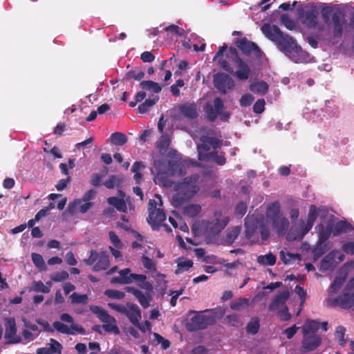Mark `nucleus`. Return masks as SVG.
Instances as JSON below:
<instances>
[{"instance_id": "3c124183", "label": "nucleus", "mask_w": 354, "mask_h": 354, "mask_svg": "<svg viewBox=\"0 0 354 354\" xmlns=\"http://www.w3.org/2000/svg\"><path fill=\"white\" fill-rule=\"evenodd\" d=\"M317 217V209L315 205H312L310 207L309 212L308 214L307 221H306L308 224V227H313L315 221Z\"/></svg>"}, {"instance_id": "72a5a7b5", "label": "nucleus", "mask_w": 354, "mask_h": 354, "mask_svg": "<svg viewBox=\"0 0 354 354\" xmlns=\"http://www.w3.org/2000/svg\"><path fill=\"white\" fill-rule=\"evenodd\" d=\"M241 230V226H234L228 228L226 230L225 242L227 244H232L240 234Z\"/></svg>"}, {"instance_id": "a211bd4d", "label": "nucleus", "mask_w": 354, "mask_h": 354, "mask_svg": "<svg viewBox=\"0 0 354 354\" xmlns=\"http://www.w3.org/2000/svg\"><path fill=\"white\" fill-rule=\"evenodd\" d=\"M279 50L283 52L286 56L297 46L295 40L288 35L283 34L275 43Z\"/></svg>"}, {"instance_id": "e2e57ef3", "label": "nucleus", "mask_w": 354, "mask_h": 354, "mask_svg": "<svg viewBox=\"0 0 354 354\" xmlns=\"http://www.w3.org/2000/svg\"><path fill=\"white\" fill-rule=\"evenodd\" d=\"M210 156L209 161L214 162L219 165H223L226 162L225 156L223 154H218L216 150Z\"/></svg>"}, {"instance_id": "c03bdc74", "label": "nucleus", "mask_w": 354, "mask_h": 354, "mask_svg": "<svg viewBox=\"0 0 354 354\" xmlns=\"http://www.w3.org/2000/svg\"><path fill=\"white\" fill-rule=\"evenodd\" d=\"M333 226L330 223H328L326 226L324 227L322 226V229L319 231V241L320 242H326V241L329 238L331 233L333 232Z\"/></svg>"}, {"instance_id": "37998d69", "label": "nucleus", "mask_w": 354, "mask_h": 354, "mask_svg": "<svg viewBox=\"0 0 354 354\" xmlns=\"http://www.w3.org/2000/svg\"><path fill=\"white\" fill-rule=\"evenodd\" d=\"M31 257L34 265L38 270L40 271H46L47 270V266L41 254L32 253Z\"/></svg>"}, {"instance_id": "aec40b11", "label": "nucleus", "mask_w": 354, "mask_h": 354, "mask_svg": "<svg viewBox=\"0 0 354 354\" xmlns=\"http://www.w3.org/2000/svg\"><path fill=\"white\" fill-rule=\"evenodd\" d=\"M261 31L263 35L270 40L276 43V41L283 34L280 28L276 25L265 24L261 27Z\"/></svg>"}, {"instance_id": "cd10ccee", "label": "nucleus", "mask_w": 354, "mask_h": 354, "mask_svg": "<svg viewBox=\"0 0 354 354\" xmlns=\"http://www.w3.org/2000/svg\"><path fill=\"white\" fill-rule=\"evenodd\" d=\"M337 253H338L337 251L333 250L324 257L320 264L321 271H326L335 267V259Z\"/></svg>"}, {"instance_id": "423d86ee", "label": "nucleus", "mask_w": 354, "mask_h": 354, "mask_svg": "<svg viewBox=\"0 0 354 354\" xmlns=\"http://www.w3.org/2000/svg\"><path fill=\"white\" fill-rule=\"evenodd\" d=\"M60 319L63 322L71 324V326H68L61 322L56 321L53 322V326L57 331L66 335H75L77 333L83 335L85 333L84 328L82 326L75 324L73 318L69 314L63 313L60 316Z\"/></svg>"}, {"instance_id": "a878e982", "label": "nucleus", "mask_w": 354, "mask_h": 354, "mask_svg": "<svg viewBox=\"0 0 354 354\" xmlns=\"http://www.w3.org/2000/svg\"><path fill=\"white\" fill-rule=\"evenodd\" d=\"M347 276V272H344V274L339 272V275L337 276L333 281V282L330 286L328 290V297L326 299H329L330 298H336L335 297V294L338 292V290L342 287L343 283L344 282Z\"/></svg>"}, {"instance_id": "473e14b6", "label": "nucleus", "mask_w": 354, "mask_h": 354, "mask_svg": "<svg viewBox=\"0 0 354 354\" xmlns=\"http://www.w3.org/2000/svg\"><path fill=\"white\" fill-rule=\"evenodd\" d=\"M170 145V137L168 134L162 133L161 136L156 142V146L159 149L160 153H164L166 152Z\"/></svg>"}, {"instance_id": "bb28decb", "label": "nucleus", "mask_w": 354, "mask_h": 354, "mask_svg": "<svg viewBox=\"0 0 354 354\" xmlns=\"http://www.w3.org/2000/svg\"><path fill=\"white\" fill-rule=\"evenodd\" d=\"M272 227L276 230L279 235H284L289 227V221L287 218L280 216L272 221Z\"/></svg>"}, {"instance_id": "09e8293b", "label": "nucleus", "mask_w": 354, "mask_h": 354, "mask_svg": "<svg viewBox=\"0 0 354 354\" xmlns=\"http://www.w3.org/2000/svg\"><path fill=\"white\" fill-rule=\"evenodd\" d=\"M249 305V299L246 298H239L232 302L230 307L234 310H241Z\"/></svg>"}, {"instance_id": "5fc2aeb1", "label": "nucleus", "mask_w": 354, "mask_h": 354, "mask_svg": "<svg viewBox=\"0 0 354 354\" xmlns=\"http://www.w3.org/2000/svg\"><path fill=\"white\" fill-rule=\"evenodd\" d=\"M245 238L248 239H251L254 234L256 232L257 230V226L254 224H250V221L248 218H246L245 223Z\"/></svg>"}, {"instance_id": "ddd939ff", "label": "nucleus", "mask_w": 354, "mask_h": 354, "mask_svg": "<svg viewBox=\"0 0 354 354\" xmlns=\"http://www.w3.org/2000/svg\"><path fill=\"white\" fill-rule=\"evenodd\" d=\"M325 301L328 306H338L345 309L350 308L354 306V292L353 294L344 292L342 295H339L336 298L326 299Z\"/></svg>"}, {"instance_id": "4be33fe9", "label": "nucleus", "mask_w": 354, "mask_h": 354, "mask_svg": "<svg viewBox=\"0 0 354 354\" xmlns=\"http://www.w3.org/2000/svg\"><path fill=\"white\" fill-rule=\"evenodd\" d=\"M289 297V292L288 290H283L277 295L272 302L269 306V310L271 311L279 310L286 307V302Z\"/></svg>"}, {"instance_id": "f257e3e1", "label": "nucleus", "mask_w": 354, "mask_h": 354, "mask_svg": "<svg viewBox=\"0 0 354 354\" xmlns=\"http://www.w3.org/2000/svg\"><path fill=\"white\" fill-rule=\"evenodd\" d=\"M180 165L177 161L165 158L156 159L154 161L151 173L154 174L153 181L156 185L165 187L172 186V181L169 176L181 174Z\"/></svg>"}, {"instance_id": "f8f14e48", "label": "nucleus", "mask_w": 354, "mask_h": 354, "mask_svg": "<svg viewBox=\"0 0 354 354\" xmlns=\"http://www.w3.org/2000/svg\"><path fill=\"white\" fill-rule=\"evenodd\" d=\"M311 229L304 220L295 221L287 233L286 239L288 241L301 240Z\"/></svg>"}, {"instance_id": "de8ad7c7", "label": "nucleus", "mask_w": 354, "mask_h": 354, "mask_svg": "<svg viewBox=\"0 0 354 354\" xmlns=\"http://www.w3.org/2000/svg\"><path fill=\"white\" fill-rule=\"evenodd\" d=\"M259 319L258 317H252L248 322L246 330L248 333L256 334L259 329Z\"/></svg>"}, {"instance_id": "864d4df0", "label": "nucleus", "mask_w": 354, "mask_h": 354, "mask_svg": "<svg viewBox=\"0 0 354 354\" xmlns=\"http://www.w3.org/2000/svg\"><path fill=\"white\" fill-rule=\"evenodd\" d=\"M145 77V73L142 71H136L135 70L127 72L125 75L124 78L127 80H140Z\"/></svg>"}, {"instance_id": "f3484780", "label": "nucleus", "mask_w": 354, "mask_h": 354, "mask_svg": "<svg viewBox=\"0 0 354 354\" xmlns=\"http://www.w3.org/2000/svg\"><path fill=\"white\" fill-rule=\"evenodd\" d=\"M238 48L245 55H252L259 58L261 56V51L257 45L246 38H242L237 42Z\"/></svg>"}, {"instance_id": "79ce46f5", "label": "nucleus", "mask_w": 354, "mask_h": 354, "mask_svg": "<svg viewBox=\"0 0 354 354\" xmlns=\"http://www.w3.org/2000/svg\"><path fill=\"white\" fill-rule=\"evenodd\" d=\"M132 282L136 281L138 282L140 287L144 289L149 290L151 288V285L147 281V277L144 274H133Z\"/></svg>"}, {"instance_id": "20e7f679", "label": "nucleus", "mask_w": 354, "mask_h": 354, "mask_svg": "<svg viewBox=\"0 0 354 354\" xmlns=\"http://www.w3.org/2000/svg\"><path fill=\"white\" fill-rule=\"evenodd\" d=\"M227 57L229 61L224 59L218 60L220 66L236 76L239 80H247L250 75L251 70L248 64L239 57L236 48H230Z\"/></svg>"}, {"instance_id": "c756f323", "label": "nucleus", "mask_w": 354, "mask_h": 354, "mask_svg": "<svg viewBox=\"0 0 354 354\" xmlns=\"http://www.w3.org/2000/svg\"><path fill=\"white\" fill-rule=\"evenodd\" d=\"M279 212L280 205L279 202H274L268 207L266 217L272 221L281 216Z\"/></svg>"}, {"instance_id": "338daca9", "label": "nucleus", "mask_w": 354, "mask_h": 354, "mask_svg": "<svg viewBox=\"0 0 354 354\" xmlns=\"http://www.w3.org/2000/svg\"><path fill=\"white\" fill-rule=\"evenodd\" d=\"M265 100L263 99L258 100L253 106V111L257 114H260L264 111Z\"/></svg>"}, {"instance_id": "393cba45", "label": "nucleus", "mask_w": 354, "mask_h": 354, "mask_svg": "<svg viewBox=\"0 0 354 354\" xmlns=\"http://www.w3.org/2000/svg\"><path fill=\"white\" fill-rule=\"evenodd\" d=\"M288 57L295 63H306L310 61V55L298 46L294 48Z\"/></svg>"}, {"instance_id": "9b49d317", "label": "nucleus", "mask_w": 354, "mask_h": 354, "mask_svg": "<svg viewBox=\"0 0 354 354\" xmlns=\"http://www.w3.org/2000/svg\"><path fill=\"white\" fill-rule=\"evenodd\" d=\"M214 322L215 319L212 315L197 313L187 322L186 328L189 331H196L206 328Z\"/></svg>"}, {"instance_id": "2f4dec72", "label": "nucleus", "mask_w": 354, "mask_h": 354, "mask_svg": "<svg viewBox=\"0 0 354 354\" xmlns=\"http://www.w3.org/2000/svg\"><path fill=\"white\" fill-rule=\"evenodd\" d=\"M250 89L254 93L264 95L268 90V85L263 81L253 82L250 85Z\"/></svg>"}, {"instance_id": "b1692460", "label": "nucleus", "mask_w": 354, "mask_h": 354, "mask_svg": "<svg viewBox=\"0 0 354 354\" xmlns=\"http://www.w3.org/2000/svg\"><path fill=\"white\" fill-rule=\"evenodd\" d=\"M321 344V338L317 335H304L302 348L306 352L311 351Z\"/></svg>"}, {"instance_id": "4468645a", "label": "nucleus", "mask_w": 354, "mask_h": 354, "mask_svg": "<svg viewBox=\"0 0 354 354\" xmlns=\"http://www.w3.org/2000/svg\"><path fill=\"white\" fill-rule=\"evenodd\" d=\"M5 338L9 343L17 344L21 341L19 335H17V326L13 317L5 318Z\"/></svg>"}, {"instance_id": "39448f33", "label": "nucleus", "mask_w": 354, "mask_h": 354, "mask_svg": "<svg viewBox=\"0 0 354 354\" xmlns=\"http://www.w3.org/2000/svg\"><path fill=\"white\" fill-rule=\"evenodd\" d=\"M203 131L207 135H202L200 138L201 144L197 145L198 159L202 161H209V157L221 147V141L212 137L213 131L208 128H204Z\"/></svg>"}, {"instance_id": "13d9d810", "label": "nucleus", "mask_w": 354, "mask_h": 354, "mask_svg": "<svg viewBox=\"0 0 354 354\" xmlns=\"http://www.w3.org/2000/svg\"><path fill=\"white\" fill-rule=\"evenodd\" d=\"M345 332L346 329L342 326H339L336 328L335 336L341 345H344L346 344V340L344 338Z\"/></svg>"}, {"instance_id": "c85d7f7f", "label": "nucleus", "mask_w": 354, "mask_h": 354, "mask_svg": "<svg viewBox=\"0 0 354 354\" xmlns=\"http://www.w3.org/2000/svg\"><path fill=\"white\" fill-rule=\"evenodd\" d=\"M279 257L286 265L292 264L296 261H300L301 260V256L300 254H294L285 250H281L279 252Z\"/></svg>"}, {"instance_id": "8fccbe9b", "label": "nucleus", "mask_w": 354, "mask_h": 354, "mask_svg": "<svg viewBox=\"0 0 354 354\" xmlns=\"http://www.w3.org/2000/svg\"><path fill=\"white\" fill-rule=\"evenodd\" d=\"M48 286H50V283H47ZM32 290L35 292L48 293L50 291V286H46L41 281H35L32 283Z\"/></svg>"}, {"instance_id": "f03ea898", "label": "nucleus", "mask_w": 354, "mask_h": 354, "mask_svg": "<svg viewBox=\"0 0 354 354\" xmlns=\"http://www.w3.org/2000/svg\"><path fill=\"white\" fill-rule=\"evenodd\" d=\"M229 222L230 218L227 216L223 215L221 212H216L209 219L195 223L193 230L198 235L212 238L218 235Z\"/></svg>"}, {"instance_id": "7ed1b4c3", "label": "nucleus", "mask_w": 354, "mask_h": 354, "mask_svg": "<svg viewBox=\"0 0 354 354\" xmlns=\"http://www.w3.org/2000/svg\"><path fill=\"white\" fill-rule=\"evenodd\" d=\"M198 175L194 174L183 179L174 185L176 193L172 196V205L180 207L189 201L199 190L197 185Z\"/></svg>"}, {"instance_id": "ea45409f", "label": "nucleus", "mask_w": 354, "mask_h": 354, "mask_svg": "<svg viewBox=\"0 0 354 354\" xmlns=\"http://www.w3.org/2000/svg\"><path fill=\"white\" fill-rule=\"evenodd\" d=\"M201 211V207L198 204H190L183 208L184 214L189 217L196 216Z\"/></svg>"}, {"instance_id": "49530a36", "label": "nucleus", "mask_w": 354, "mask_h": 354, "mask_svg": "<svg viewBox=\"0 0 354 354\" xmlns=\"http://www.w3.org/2000/svg\"><path fill=\"white\" fill-rule=\"evenodd\" d=\"M351 229L350 225L347 224L345 221H340L335 224L333 233L334 236H337L342 232L351 230Z\"/></svg>"}, {"instance_id": "412c9836", "label": "nucleus", "mask_w": 354, "mask_h": 354, "mask_svg": "<svg viewBox=\"0 0 354 354\" xmlns=\"http://www.w3.org/2000/svg\"><path fill=\"white\" fill-rule=\"evenodd\" d=\"M92 205L91 202H88L83 199H77L68 205V211L72 214L77 212L85 213Z\"/></svg>"}, {"instance_id": "0e129e2a", "label": "nucleus", "mask_w": 354, "mask_h": 354, "mask_svg": "<svg viewBox=\"0 0 354 354\" xmlns=\"http://www.w3.org/2000/svg\"><path fill=\"white\" fill-rule=\"evenodd\" d=\"M109 236L111 243L115 248L121 249L122 248V243L120 239L114 232H110Z\"/></svg>"}, {"instance_id": "bf43d9fd", "label": "nucleus", "mask_w": 354, "mask_h": 354, "mask_svg": "<svg viewBox=\"0 0 354 354\" xmlns=\"http://www.w3.org/2000/svg\"><path fill=\"white\" fill-rule=\"evenodd\" d=\"M68 277V273L65 270H62L61 272H57L52 274L50 276V279L53 281L59 282L67 279Z\"/></svg>"}, {"instance_id": "6ab92c4d", "label": "nucleus", "mask_w": 354, "mask_h": 354, "mask_svg": "<svg viewBox=\"0 0 354 354\" xmlns=\"http://www.w3.org/2000/svg\"><path fill=\"white\" fill-rule=\"evenodd\" d=\"M125 308L123 315L128 317L133 326H138L141 318V312L138 306L131 303H127Z\"/></svg>"}, {"instance_id": "5701e85b", "label": "nucleus", "mask_w": 354, "mask_h": 354, "mask_svg": "<svg viewBox=\"0 0 354 354\" xmlns=\"http://www.w3.org/2000/svg\"><path fill=\"white\" fill-rule=\"evenodd\" d=\"M179 113L189 120H194L198 116L197 106L194 103H185L178 106Z\"/></svg>"}, {"instance_id": "a19ab883", "label": "nucleus", "mask_w": 354, "mask_h": 354, "mask_svg": "<svg viewBox=\"0 0 354 354\" xmlns=\"http://www.w3.org/2000/svg\"><path fill=\"white\" fill-rule=\"evenodd\" d=\"M140 86L142 88L153 91L155 93H158L162 90L161 86L158 83L150 80L141 82Z\"/></svg>"}, {"instance_id": "69168bd1", "label": "nucleus", "mask_w": 354, "mask_h": 354, "mask_svg": "<svg viewBox=\"0 0 354 354\" xmlns=\"http://www.w3.org/2000/svg\"><path fill=\"white\" fill-rule=\"evenodd\" d=\"M154 340L157 342L158 344H161V347L163 349H167L170 346V342L169 340L164 339L161 335L158 333H153Z\"/></svg>"}, {"instance_id": "4c0bfd02", "label": "nucleus", "mask_w": 354, "mask_h": 354, "mask_svg": "<svg viewBox=\"0 0 354 354\" xmlns=\"http://www.w3.org/2000/svg\"><path fill=\"white\" fill-rule=\"evenodd\" d=\"M178 268L176 270L175 273L178 274L184 271L188 270L189 268L192 267L193 262L185 258H179L176 260Z\"/></svg>"}, {"instance_id": "9d476101", "label": "nucleus", "mask_w": 354, "mask_h": 354, "mask_svg": "<svg viewBox=\"0 0 354 354\" xmlns=\"http://www.w3.org/2000/svg\"><path fill=\"white\" fill-rule=\"evenodd\" d=\"M84 261L88 266L95 263L93 268L95 272L105 270L110 266L109 257L105 252H97L95 250H91L90 256Z\"/></svg>"}, {"instance_id": "052dcab7", "label": "nucleus", "mask_w": 354, "mask_h": 354, "mask_svg": "<svg viewBox=\"0 0 354 354\" xmlns=\"http://www.w3.org/2000/svg\"><path fill=\"white\" fill-rule=\"evenodd\" d=\"M49 346V348L50 349V352L52 354H61L62 346L57 340L54 339H50Z\"/></svg>"}, {"instance_id": "1a4fd4ad", "label": "nucleus", "mask_w": 354, "mask_h": 354, "mask_svg": "<svg viewBox=\"0 0 354 354\" xmlns=\"http://www.w3.org/2000/svg\"><path fill=\"white\" fill-rule=\"evenodd\" d=\"M299 19L308 28L317 30L319 32L324 30V26L318 23V12L315 8L299 11Z\"/></svg>"}, {"instance_id": "c9c22d12", "label": "nucleus", "mask_w": 354, "mask_h": 354, "mask_svg": "<svg viewBox=\"0 0 354 354\" xmlns=\"http://www.w3.org/2000/svg\"><path fill=\"white\" fill-rule=\"evenodd\" d=\"M319 328V323L315 320H307L302 330L304 335H315V332Z\"/></svg>"}, {"instance_id": "e433bc0d", "label": "nucleus", "mask_w": 354, "mask_h": 354, "mask_svg": "<svg viewBox=\"0 0 354 354\" xmlns=\"http://www.w3.org/2000/svg\"><path fill=\"white\" fill-rule=\"evenodd\" d=\"M131 290L133 295L136 297L140 304L145 308H148L149 306L150 301L149 295L134 288Z\"/></svg>"}, {"instance_id": "603ef678", "label": "nucleus", "mask_w": 354, "mask_h": 354, "mask_svg": "<svg viewBox=\"0 0 354 354\" xmlns=\"http://www.w3.org/2000/svg\"><path fill=\"white\" fill-rule=\"evenodd\" d=\"M327 244L325 242L317 241L316 247L313 250L315 259L319 257L328 250Z\"/></svg>"}, {"instance_id": "6e6d98bb", "label": "nucleus", "mask_w": 354, "mask_h": 354, "mask_svg": "<svg viewBox=\"0 0 354 354\" xmlns=\"http://www.w3.org/2000/svg\"><path fill=\"white\" fill-rule=\"evenodd\" d=\"M281 24L288 30H292L295 29L296 24L287 15H282L280 18Z\"/></svg>"}, {"instance_id": "680f3d73", "label": "nucleus", "mask_w": 354, "mask_h": 354, "mask_svg": "<svg viewBox=\"0 0 354 354\" xmlns=\"http://www.w3.org/2000/svg\"><path fill=\"white\" fill-rule=\"evenodd\" d=\"M104 293L107 297L117 299H122L125 296L124 292L112 289L106 290Z\"/></svg>"}, {"instance_id": "58836bf2", "label": "nucleus", "mask_w": 354, "mask_h": 354, "mask_svg": "<svg viewBox=\"0 0 354 354\" xmlns=\"http://www.w3.org/2000/svg\"><path fill=\"white\" fill-rule=\"evenodd\" d=\"M214 109L221 116L222 120H227L229 118V114L223 112V102L219 97H216L214 100Z\"/></svg>"}, {"instance_id": "dca6fc26", "label": "nucleus", "mask_w": 354, "mask_h": 354, "mask_svg": "<svg viewBox=\"0 0 354 354\" xmlns=\"http://www.w3.org/2000/svg\"><path fill=\"white\" fill-rule=\"evenodd\" d=\"M214 84L219 91L223 93L234 86V80L225 73L216 74L214 77Z\"/></svg>"}, {"instance_id": "4d7b16f0", "label": "nucleus", "mask_w": 354, "mask_h": 354, "mask_svg": "<svg viewBox=\"0 0 354 354\" xmlns=\"http://www.w3.org/2000/svg\"><path fill=\"white\" fill-rule=\"evenodd\" d=\"M70 298L73 304H86L88 301V297L86 295H80L76 292H73Z\"/></svg>"}, {"instance_id": "f704fd0d", "label": "nucleus", "mask_w": 354, "mask_h": 354, "mask_svg": "<svg viewBox=\"0 0 354 354\" xmlns=\"http://www.w3.org/2000/svg\"><path fill=\"white\" fill-rule=\"evenodd\" d=\"M276 261V257L271 252L265 255H260L257 259V263L263 266H274Z\"/></svg>"}, {"instance_id": "0eeeda50", "label": "nucleus", "mask_w": 354, "mask_h": 354, "mask_svg": "<svg viewBox=\"0 0 354 354\" xmlns=\"http://www.w3.org/2000/svg\"><path fill=\"white\" fill-rule=\"evenodd\" d=\"M162 205V198L160 195H156V199H151L149 202L148 222L153 227L159 225L164 221L166 216L160 208Z\"/></svg>"}, {"instance_id": "a18cd8bd", "label": "nucleus", "mask_w": 354, "mask_h": 354, "mask_svg": "<svg viewBox=\"0 0 354 354\" xmlns=\"http://www.w3.org/2000/svg\"><path fill=\"white\" fill-rule=\"evenodd\" d=\"M111 142L118 146H122L127 142L126 135L120 132H115L111 136Z\"/></svg>"}, {"instance_id": "6e6552de", "label": "nucleus", "mask_w": 354, "mask_h": 354, "mask_svg": "<svg viewBox=\"0 0 354 354\" xmlns=\"http://www.w3.org/2000/svg\"><path fill=\"white\" fill-rule=\"evenodd\" d=\"M91 310L93 313L97 315V317L103 323L102 328L106 332L111 333L115 335L120 333V329L117 326L116 319L109 315L106 310L99 306H93Z\"/></svg>"}, {"instance_id": "7c9ffc66", "label": "nucleus", "mask_w": 354, "mask_h": 354, "mask_svg": "<svg viewBox=\"0 0 354 354\" xmlns=\"http://www.w3.org/2000/svg\"><path fill=\"white\" fill-rule=\"evenodd\" d=\"M159 97L157 95L147 99L143 103L140 104L138 107L139 113H147L158 100Z\"/></svg>"}, {"instance_id": "774afa93", "label": "nucleus", "mask_w": 354, "mask_h": 354, "mask_svg": "<svg viewBox=\"0 0 354 354\" xmlns=\"http://www.w3.org/2000/svg\"><path fill=\"white\" fill-rule=\"evenodd\" d=\"M254 100V98L251 94H245L241 97L239 102L241 106H248L252 103Z\"/></svg>"}, {"instance_id": "2eb2a0df", "label": "nucleus", "mask_w": 354, "mask_h": 354, "mask_svg": "<svg viewBox=\"0 0 354 354\" xmlns=\"http://www.w3.org/2000/svg\"><path fill=\"white\" fill-rule=\"evenodd\" d=\"M107 203L114 207L118 211L126 212L127 204H130V198L126 196V194L122 190H118V196L109 197L107 199Z\"/></svg>"}]
</instances>
